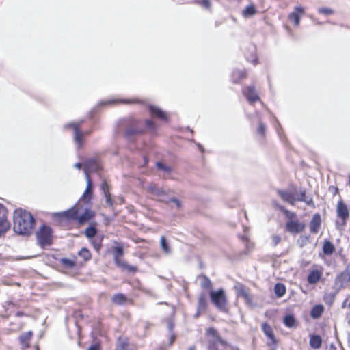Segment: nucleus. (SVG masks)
<instances>
[{
  "label": "nucleus",
  "mask_w": 350,
  "mask_h": 350,
  "mask_svg": "<svg viewBox=\"0 0 350 350\" xmlns=\"http://www.w3.org/2000/svg\"><path fill=\"white\" fill-rule=\"evenodd\" d=\"M348 308H350V301H349V304H348Z\"/></svg>",
  "instance_id": "nucleus-63"
},
{
  "label": "nucleus",
  "mask_w": 350,
  "mask_h": 350,
  "mask_svg": "<svg viewBox=\"0 0 350 350\" xmlns=\"http://www.w3.org/2000/svg\"><path fill=\"white\" fill-rule=\"evenodd\" d=\"M314 21L315 22L316 24H322V23L317 21L316 20H314Z\"/></svg>",
  "instance_id": "nucleus-60"
},
{
  "label": "nucleus",
  "mask_w": 350,
  "mask_h": 350,
  "mask_svg": "<svg viewBox=\"0 0 350 350\" xmlns=\"http://www.w3.org/2000/svg\"><path fill=\"white\" fill-rule=\"evenodd\" d=\"M74 167L77 169H81L82 167V164L81 163H77L74 165Z\"/></svg>",
  "instance_id": "nucleus-54"
},
{
  "label": "nucleus",
  "mask_w": 350,
  "mask_h": 350,
  "mask_svg": "<svg viewBox=\"0 0 350 350\" xmlns=\"http://www.w3.org/2000/svg\"><path fill=\"white\" fill-rule=\"evenodd\" d=\"M321 277V273L317 270L312 271L308 276V282L309 284H314L319 282Z\"/></svg>",
  "instance_id": "nucleus-24"
},
{
  "label": "nucleus",
  "mask_w": 350,
  "mask_h": 350,
  "mask_svg": "<svg viewBox=\"0 0 350 350\" xmlns=\"http://www.w3.org/2000/svg\"><path fill=\"white\" fill-rule=\"evenodd\" d=\"M285 215L286 217H288L290 219H292L293 218L296 217V214L295 213L288 211H285Z\"/></svg>",
  "instance_id": "nucleus-51"
},
{
  "label": "nucleus",
  "mask_w": 350,
  "mask_h": 350,
  "mask_svg": "<svg viewBox=\"0 0 350 350\" xmlns=\"http://www.w3.org/2000/svg\"><path fill=\"white\" fill-rule=\"evenodd\" d=\"M148 190L152 194L159 198H162L165 196L167 193V191L165 189L159 187L158 185L155 184L150 185L148 187Z\"/></svg>",
  "instance_id": "nucleus-16"
},
{
  "label": "nucleus",
  "mask_w": 350,
  "mask_h": 350,
  "mask_svg": "<svg viewBox=\"0 0 350 350\" xmlns=\"http://www.w3.org/2000/svg\"><path fill=\"white\" fill-rule=\"evenodd\" d=\"M246 76V73L245 71L241 70H234L232 72V81L234 83L239 82V79L245 78Z\"/></svg>",
  "instance_id": "nucleus-32"
},
{
  "label": "nucleus",
  "mask_w": 350,
  "mask_h": 350,
  "mask_svg": "<svg viewBox=\"0 0 350 350\" xmlns=\"http://www.w3.org/2000/svg\"><path fill=\"white\" fill-rule=\"evenodd\" d=\"M308 241V237H300L299 240H298V242L299 243H301L300 245L302 247L304 245H305L306 243V242Z\"/></svg>",
  "instance_id": "nucleus-50"
},
{
  "label": "nucleus",
  "mask_w": 350,
  "mask_h": 350,
  "mask_svg": "<svg viewBox=\"0 0 350 350\" xmlns=\"http://www.w3.org/2000/svg\"><path fill=\"white\" fill-rule=\"evenodd\" d=\"M257 12V10L253 4H250L247 5L243 11L242 15L245 18H250L255 15Z\"/></svg>",
  "instance_id": "nucleus-25"
},
{
  "label": "nucleus",
  "mask_w": 350,
  "mask_h": 350,
  "mask_svg": "<svg viewBox=\"0 0 350 350\" xmlns=\"http://www.w3.org/2000/svg\"><path fill=\"white\" fill-rule=\"evenodd\" d=\"M266 126L262 122L259 123V126L258 128V133L262 135H263L265 133Z\"/></svg>",
  "instance_id": "nucleus-48"
},
{
  "label": "nucleus",
  "mask_w": 350,
  "mask_h": 350,
  "mask_svg": "<svg viewBox=\"0 0 350 350\" xmlns=\"http://www.w3.org/2000/svg\"><path fill=\"white\" fill-rule=\"evenodd\" d=\"M243 94L250 103L260 100L254 86H249L243 90Z\"/></svg>",
  "instance_id": "nucleus-12"
},
{
  "label": "nucleus",
  "mask_w": 350,
  "mask_h": 350,
  "mask_svg": "<svg viewBox=\"0 0 350 350\" xmlns=\"http://www.w3.org/2000/svg\"><path fill=\"white\" fill-rule=\"evenodd\" d=\"M337 214L338 216L342 219L343 222L349 217V213L347 206L342 202L340 201L337 205Z\"/></svg>",
  "instance_id": "nucleus-17"
},
{
  "label": "nucleus",
  "mask_w": 350,
  "mask_h": 350,
  "mask_svg": "<svg viewBox=\"0 0 350 350\" xmlns=\"http://www.w3.org/2000/svg\"><path fill=\"white\" fill-rule=\"evenodd\" d=\"M160 244L163 252L165 254L170 255L172 254L171 247L164 237H161Z\"/></svg>",
  "instance_id": "nucleus-28"
},
{
  "label": "nucleus",
  "mask_w": 350,
  "mask_h": 350,
  "mask_svg": "<svg viewBox=\"0 0 350 350\" xmlns=\"http://www.w3.org/2000/svg\"><path fill=\"white\" fill-rule=\"evenodd\" d=\"M347 301V299H345V300L344 301V302L342 303V308H345L346 307Z\"/></svg>",
  "instance_id": "nucleus-55"
},
{
  "label": "nucleus",
  "mask_w": 350,
  "mask_h": 350,
  "mask_svg": "<svg viewBox=\"0 0 350 350\" xmlns=\"http://www.w3.org/2000/svg\"><path fill=\"white\" fill-rule=\"evenodd\" d=\"M79 212V208L77 205L74 206L71 208L59 213H53V217H57L59 219L65 220H77V215Z\"/></svg>",
  "instance_id": "nucleus-7"
},
{
  "label": "nucleus",
  "mask_w": 350,
  "mask_h": 350,
  "mask_svg": "<svg viewBox=\"0 0 350 350\" xmlns=\"http://www.w3.org/2000/svg\"><path fill=\"white\" fill-rule=\"evenodd\" d=\"M210 297L217 308L221 311L226 310L227 298L223 289L211 291Z\"/></svg>",
  "instance_id": "nucleus-5"
},
{
  "label": "nucleus",
  "mask_w": 350,
  "mask_h": 350,
  "mask_svg": "<svg viewBox=\"0 0 350 350\" xmlns=\"http://www.w3.org/2000/svg\"><path fill=\"white\" fill-rule=\"evenodd\" d=\"M274 291L278 297H282L286 293V287L284 284L278 283L275 285Z\"/></svg>",
  "instance_id": "nucleus-31"
},
{
  "label": "nucleus",
  "mask_w": 350,
  "mask_h": 350,
  "mask_svg": "<svg viewBox=\"0 0 350 350\" xmlns=\"http://www.w3.org/2000/svg\"><path fill=\"white\" fill-rule=\"evenodd\" d=\"M200 6H201L202 8L208 10L211 6V1H197Z\"/></svg>",
  "instance_id": "nucleus-47"
},
{
  "label": "nucleus",
  "mask_w": 350,
  "mask_h": 350,
  "mask_svg": "<svg viewBox=\"0 0 350 350\" xmlns=\"http://www.w3.org/2000/svg\"><path fill=\"white\" fill-rule=\"evenodd\" d=\"M281 240H282V239H281L280 236L277 235V234L273 235L271 237L272 245H273V246L277 245L279 243H280Z\"/></svg>",
  "instance_id": "nucleus-46"
},
{
  "label": "nucleus",
  "mask_w": 350,
  "mask_h": 350,
  "mask_svg": "<svg viewBox=\"0 0 350 350\" xmlns=\"http://www.w3.org/2000/svg\"><path fill=\"white\" fill-rule=\"evenodd\" d=\"M94 213L93 211L85 208V211L81 215H79V214L77 215V220L79 224L82 225L88 222L92 217H94Z\"/></svg>",
  "instance_id": "nucleus-18"
},
{
  "label": "nucleus",
  "mask_w": 350,
  "mask_h": 350,
  "mask_svg": "<svg viewBox=\"0 0 350 350\" xmlns=\"http://www.w3.org/2000/svg\"><path fill=\"white\" fill-rule=\"evenodd\" d=\"M348 343H349V345L350 346V334L348 336Z\"/></svg>",
  "instance_id": "nucleus-59"
},
{
  "label": "nucleus",
  "mask_w": 350,
  "mask_h": 350,
  "mask_svg": "<svg viewBox=\"0 0 350 350\" xmlns=\"http://www.w3.org/2000/svg\"><path fill=\"white\" fill-rule=\"evenodd\" d=\"M206 335L208 337L212 338L210 342L213 343V345L215 346L217 343H220L222 345H226V342L224 341L219 336L217 331L213 327H209L206 330Z\"/></svg>",
  "instance_id": "nucleus-11"
},
{
  "label": "nucleus",
  "mask_w": 350,
  "mask_h": 350,
  "mask_svg": "<svg viewBox=\"0 0 350 350\" xmlns=\"http://www.w3.org/2000/svg\"><path fill=\"white\" fill-rule=\"evenodd\" d=\"M323 251L325 254H332L334 251V247L332 243L329 241H325L323 245Z\"/></svg>",
  "instance_id": "nucleus-30"
},
{
  "label": "nucleus",
  "mask_w": 350,
  "mask_h": 350,
  "mask_svg": "<svg viewBox=\"0 0 350 350\" xmlns=\"http://www.w3.org/2000/svg\"><path fill=\"white\" fill-rule=\"evenodd\" d=\"M61 263L68 269H72L75 266V260L69 258H62Z\"/></svg>",
  "instance_id": "nucleus-36"
},
{
  "label": "nucleus",
  "mask_w": 350,
  "mask_h": 350,
  "mask_svg": "<svg viewBox=\"0 0 350 350\" xmlns=\"http://www.w3.org/2000/svg\"><path fill=\"white\" fill-rule=\"evenodd\" d=\"M97 233V230L94 226H89L85 231V236L89 239H93Z\"/></svg>",
  "instance_id": "nucleus-38"
},
{
  "label": "nucleus",
  "mask_w": 350,
  "mask_h": 350,
  "mask_svg": "<svg viewBox=\"0 0 350 350\" xmlns=\"http://www.w3.org/2000/svg\"><path fill=\"white\" fill-rule=\"evenodd\" d=\"M112 301L116 304L121 305L123 304L126 300V297L121 293L114 295L111 299Z\"/></svg>",
  "instance_id": "nucleus-35"
},
{
  "label": "nucleus",
  "mask_w": 350,
  "mask_h": 350,
  "mask_svg": "<svg viewBox=\"0 0 350 350\" xmlns=\"http://www.w3.org/2000/svg\"><path fill=\"white\" fill-rule=\"evenodd\" d=\"M277 131H278V133L279 135H280V131H279V130H278V129H277Z\"/></svg>",
  "instance_id": "nucleus-64"
},
{
  "label": "nucleus",
  "mask_w": 350,
  "mask_h": 350,
  "mask_svg": "<svg viewBox=\"0 0 350 350\" xmlns=\"http://www.w3.org/2000/svg\"><path fill=\"white\" fill-rule=\"evenodd\" d=\"M116 265L121 268L124 271H126L129 273L135 272L137 270V268L134 266L128 265L124 260H122L121 258H117L116 260H114Z\"/></svg>",
  "instance_id": "nucleus-20"
},
{
  "label": "nucleus",
  "mask_w": 350,
  "mask_h": 350,
  "mask_svg": "<svg viewBox=\"0 0 350 350\" xmlns=\"http://www.w3.org/2000/svg\"><path fill=\"white\" fill-rule=\"evenodd\" d=\"M262 329L268 339V345H272L276 344V340L273 332V329L266 322L262 323Z\"/></svg>",
  "instance_id": "nucleus-13"
},
{
  "label": "nucleus",
  "mask_w": 350,
  "mask_h": 350,
  "mask_svg": "<svg viewBox=\"0 0 350 350\" xmlns=\"http://www.w3.org/2000/svg\"><path fill=\"white\" fill-rule=\"evenodd\" d=\"M304 14V8L297 6L295 8V10L288 15V18L291 21L294 23L295 25L298 26L299 25L300 18Z\"/></svg>",
  "instance_id": "nucleus-14"
},
{
  "label": "nucleus",
  "mask_w": 350,
  "mask_h": 350,
  "mask_svg": "<svg viewBox=\"0 0 350 350\" xmlns=\"http://www.w3.org/2000/svg\"><path fill=\"white\" fill-rule=\"evenodd\" d=\"M198 146L199 147V148H200V150H202V146H201L200 144H198Z\"/></svg>",
  "instance_id": "nucleus-61"
},
{
  "label": "nucleus",
  "mask_w": 350,
  "mask_h": 350,
  "mask_svg": "<svg viewBox=\"0 0 350 350\" xmlns=\"http://www.w3.org/2000/svg\"><path fill=\"white\" fill-rule=\"evenodd\" d=\"M344 271L350 276V263L347 266Z\"/></svg>",
  "instance_id": "nucleus-53"
},
{
  "label": "nucleus",
  "mask_w": 350,
  "mask_h": 350,
  "mask_svg": "<svg viewBox=\"0 0 350 350\" xmlns=\"http://www.w3.org/2000/svg\"><path fill=\"white\" fill-rule=\"evenodd\" d=\"M82 122H72L68 124L66 126L71 127L74 131V139L77 144L78 148H80L83 144V137L84 133L79 130V127Z\"/></svg>",
  "instance_id": "nucleus-9"
},
{
  "label": "nucleus",
  "mask_w": 350,
  "mask_h": 350,
  "mask_svg": "<svg viewBox=\"0 0 350 350\" xmlns=\"http://www.w3.org/2000/svg\"><path fill=\"white\" fill-rule=\"evenodd\" d=\"M101 241L102 239L100 238H95L92 241V244L97 252H98L101 247Z\"/></svg>",
  "instance_id": "nucleus-43"
},
{
  "label": "nucleus",
  "mask_w": 350,
  "mask_h": 350,
  "mask_svg": "<svg viewBox=\"0 0 350 350\" xmlns=\"http://www.w3.org/2000/svg\"><path fill=\"white\" fill-rule=\"evenodd\" d=\"M189 350H195V347L193 346H191L189 348Z\"/></svg>",
  "instance_id": "nucleus-58"
},
{
  "label": "nucleus",
  "mask_w": 350,
  "mask_h": 350,
  "mask_svg": "<svg viewBox=\"0 0 350 350\" xmlns=\"http://www.w3.org/2000/svg\"><path fill=\"white\" fill-rule=\"evenodd\" d=\"M100 169V164L94 159H88L84 163L83 171L85 172L87 181V187L80 200H83L85 202H88L90 200L92 195V182L90 177V173L98 172Z\"/></svg>",
  "instance_id": "nucleus-2"
},
{
  "label": "nucleus",
  "mask_w": 350,
  "mask_h": 350,
  "mask_svg": "<svg viewBox=\"0 0 350 350\" xmlns=\"http://www.w3.org/2000/svg\"><path fill=\"white\" fill-rule=\"evenodd\" d=\"M144 165H146L148 163V159L146 157H144Z\"/></svg>",
  "instance_id": "nucleus-56"
},
{
  "label": "nucleus",
  "mask_w": 350,
  "mask_h": 350,
  "mask_svg": "<svg viewBox=\"0 0 350 350\" xmlns=\"http://www.w3.org/2000/svg\"><path fill=\"white\" fill-rule=\"evenodd\" d=\"M130 100H119L115 99L107 100L102 101L100 103L101 105H109V104H117V103H131Z\"/></svg>",
  "instance_id": "nucleus-40"
},
{
  "label": "nucleus",
  "mask_w": 350,
  "mask_h": 350,
  "mask_svg": "<svg viewBox=\"0 0 350 350\" xmlns=\"http://www.w3.org/2000/svg\"><path fill=\"white\" fill-rule=\"evenodd\" d=\"M211 284H212L211 282L208 278H206V277L202 278V281L201 282L202 287H203L204 288H208L211 287Z\"/></svg>",
  "instance_id": "nucleus-45"
},
{
  "label": "nucleus",
  "mask_w": 350,
  "mask_h": 350,
  "mask_svg": "<svg viewBox=\"0 0 350 350\" xmlns=\"http://www.w3.org/2000/svg\"><path fill=\"white\" fill-rule=\"evenodd\" d=\"M278 193L283 200L292 205H294L296 201L304 202L308 204L312 203V199L305 198V191L298 193L295 189H290L286 191L279 190Z\"/></svg>",
  "instance_id": "nucleus-4"
},
{
  "label": "nucleus",
  "mask_w": 350,
  "mask_h": 350,
  "mask_svg": "<svg viewBox=\"0 0 350 350\" xmlns=\"http://www.w3.org/2000/svg\"><path fill=\"white\" fill-rule=\"evenodd\" d=\"M121 124V126H126L125 134L127 136L143 132L144 124H146L147 129L154 131L155 129L154 124L149 120H146L145 122L135 120H124Z\"/></svg>",
  "instance_id": "nucleus-3"
},
{
  "label": "nucleus",
  "mask_w": 350,
  "mask_h": 350,
  "mask_svg": "<svg viewBox=\"0 0 350 350\" xmlns=\"http://www.w3.org/2000/svg\"><path fill=\"white\" fill-rule=\"evenodd\" d=\"M305 227V224L298 220L289 219L286 224V231L293 234L302 232Z\"/></svg>",
  "instance_id": "nucleus-8"
},
{
  "label": "nucleus",
  "mask_w": 350,
  "mask_h": 350,
  "mask_svg": "<svg viewBox=\"0 0 350 350\" xmlns=\"http://www.w3.org/2000/svg\"><path fill=\"white\" fill-rule=\"evenodd\" d=\"M172 327H173L171 323H170V324H169V329H170V330H172Z\"/></svg>",
  "instance_id": "nucleus-57"
},
{
  "label": "nucleus",
  "mask_w": 350,
  "mask_h": 350,
  "mask_svg": "<svg viewBox=\"0 0 350 350\" xmlns=\"http://www.w3.org/2000/svg\"><path fill=\"white\" fill-rule=\"evenodd\" d=\"M284 323L289 328L293 327L295 325V319L291 314L286 315L284 318Z\"/></svg>",
  "instance_id": "nucleus-34"
},
{
  "label": "nucleus",
  "mask_w": 350,
  "mask_h": 350,
  "mask_svg": "<svg viewBox=\"0 0 350 350\" xmlns=\"http://www.w3.org/2000/svg\"><path fill=\"white\" fill-rule=\"evenodd\" d=\"M14 230L21 235H29L35 227V219L31 214L21 208L14 212Z\"/></svg>",
  "instance_id": "nucleus-1"
},
{
  "label": "nucleus",
  "mask_w": 350,
  "mask_h": 350,
  "mask_svg": "<svg viewBox=\"0 0 350 350\" xmlns=\"http://www.w3.org/2000/svg\"><path fill=\"white\" fill-rule=\"evenodd\" d=\"M250 51L251 54L250 55L246 54L245 57L249 62H251L254 65H256L258 63V59L256 55V49L254 46H250Z\"/></svg>",
  "instance_id": "nucleus-29"
},
{
  "label": "nucleus",
  "mask_w": 350,
  "mask_h": 350,
  "mask_svg": "<svg viewBox=\"0 0 350 350\" xmlns=\"http://www.w3.org/2000/svg\"><path fill=\"white\" fill-rule=\"evenodd\" d=\"M123 255V249L122 247H116L114 248V256L113 259L116 260L117 258H120V257Z\"/></svg>",
  "instance_id": "nucleus-44"
},
{
  "label": "nucleus",
  "mask_w": 350,
  "mask_h": 350,
  "mask_svg": "<svg viewBox=\"0 0 350 350\" xmlns=\"http://www.w3.org/2000/svg\"><path fill=\"white\" fill-rule=\"evenodd\" d=\"M318 12L319 14L325 16H329L334 14V10L328 8H320L318 9Z\"/></svg>",
  "instance_id": "nucleus-41"
},
{
  "label": "nucleus",
  "mask_w": 350,
  "mask_h": 350,
  "mask_svg": "<svg viewBox=\"0 0 350 350\" xmlns=\"http://www.w3.org/2000/svg\"><path fill=\"white\" fill-rule=\"evenodd\" d=\"M35 348H36V350H39V349H38V345H36V346H35Z\"/></svg>",
  "instance_id": "nucleus-62"
},
{
  "label": "nucleus",
  "mask_w": 350,
  "mask_h": 350,
  "mask_svg": "<svg viewBox=\"0 0 350 350\" xmlns=\"http://www.w3.org/2000/svg\"><path fill=\"white\" fill-rule=\"evenodd\" d=\"M79 256H81L84 259V260L87 261L91 258V253L90 252L86 249V248H82L79 252Z\"/></svg>",
  "instance_id": "nucleus-39"
},
{
  "label": "nucleus",
  "mask_w": 350,
  "mask_h": 350,
  "mask_svg": "<svg viewBox=\"0 0 350 350\" xmlns=\"http://www.w3.org/2000/svg\"><path fill=\"white\" fill-rule=\"evenodd\" d=\"M234 289L236 291L237 296L242 297L246 301L250 300V297L249 293L245 286H243L241 284H237L234 286Z\"/></svg>",
  "instance_id": "nucleus-19"
},
{
  "label": "nucleus",
  "mask_w": 350,
  "mask_h": 350,
  "mask_svg": "<svg viewBox=\"0 0 350 350\" xmlns=\"http://www.w3.org/2000/svg\"><path fill=\"white\" fill-rule=\"evenodd\" d=\"M321 223V219L319 214H314L310 222V230L313 234H316L319 232Z\"/></svg>",
  "instance_id": "nucleus-15"
},
{
  "label": "nucleus",
  "mask_w": 350,
  "mask_h": 350,
  "mask_svg": "<svg viewBox=\"0 0 350 350\" xmlns=\"http://www.w3.org/2000/svg\"><path fill=\"white\" fill-rule=\"evenodd\" d=\"M88 350H99V346L97 345H92L89 347Z\"/></svg>",
  "instance_id": "nucleus-52"
},
{
  "label": "nucleus",
  "mask_w": 350,
  "mask_h": 350,
  "mask_svg": "<svg viewBox=\"0 0 350 350\" xmlns=\"http://www.w3.org/2000/svg\"><path fill=\"white\" fill-rule=\"evenodd\" d=\"M170 202L174 203L177 208H180V206H181V202L177 198H170Z\"/></svg>",
  "instance_id": "nucleus-49"
},
{
  "label": "nucleus",
  "mask_w": 350,
  "mask_h": 350,
  "mask_svg": "<svg viewBox=\"0 0 350 350\" xmlns=\"http://www.w3.org/2000/svg\"><path fill=\"white\" fill-rule=\"evenodd\" d=\"M323 312V307L321 305L315 306L311 310L312 317L317 319L319 318Z\"/></svg>",
  "instance_id": "nucleus-33"
},
{
  "label": "nucleus",
  "mask_w": 350,
  "mask_h": 350,
  "mask_svg": "<svg viewBox=\"0 0 350 350\" xmlns=\"http://www.w3.org/2000/svg\"><path fill=\"white\" fill-rule=\"evenodd\" d=\"M105 187H107V185L106 184V183H103V185H102V189H103L104 191V194H105V201L110 206H113V201H112V199L110 196V193L107 190L105 191Z\"/></svg>",
  "instance_id": "nucleus-37"
},
{
  "label": "nucleus",
  "mask_w": 350,
  "mask_h": 350,
  "mask_svg": "<svg viewBox=\"0 0 350 350\" xmlns=\"http://www.w3.org/2000/svg\"><path fill=\"white\" fill-rule=\"evenodd\" d=\"M322 343L321 338L318 335H312L310 338V345L314 349H318Z\"/></svg>",
  "instance_id": "nucleus-27"
},
{
  "label": "nucleus",
  "mask_w": 350,
  "mask_h": 350,
  "mask_svg": "<svg viewBox=\"0 0 350 350\" xmlns=\"http://www.w3.org/2000/svg\"><path fill=\"white\" fill-rule=\"evenodd\" d=\"M33 333L31 331L23 333L19 337L20 342L23 346V349H25L29 347V342L32 337Z\"/></svg>",
  "instance_id": "nucleus-22"
},
{
  "label": "nucleus",
  "mask_w": 350,
  "mask_h": 350,
  "mask_svg": "<svg viewBox=\"0 0 350 350\" xmlns=\"http://www.w3.org/2000/svg\"><path fill=\"white\" fill-rule=\"evenodd\" d=\"M157 167L159 170H162V171H163V172H165L166 173H170L171 172V170H172V169H171V167L170 166L166 165H165L164 163H163L161 162H157Z\"/></svg>",
  "instance_id": "nucleus-42"
},
{
  "label": "nucleus",
  "mask_w": 350,
  "mask_h": 350,
  "mask_svg": "<svg viewBox=\"0 0 350 350\" xmlns=\"http://www.w3.org/2000/svg\"><path fill=\"white\" fill-rule=\"evenodd\" d=\"M350 282V276L347 275L345 271L340 273L336 278V282L340 286H344Z\"/></svg>",
  "instance_id": "nucleus-26"
},
{
  "label": "nucleus",
  "mask_w": 350,
  "mask_h": 350,
  "mask_svg": "<svg viewBox=\"0 0 350 350\" xmlns=\"http://www.w3.org/2000/svg\"><path fill=\"white\" fill-rule=\"evenodd\" d=\"M10 223L7 220L5 208L0 204V236L5 234L10 228Z\"/></svg>",
  "instance_id": "nucleus-10"
},
{
  "label": "nucleus",
  "mask_w": 350,
  "mask_h": 350,
  "mask_svg": "<svg viewBox=\"0 0 350 350\" xmlns=\"http://www.w3.org/2000/svg\"><path fill=\"white\" fill-rule=\"evenodd\" d=\"M150 112L152 116L157 117L161 120H167V115L166 113L163 111L160 108L156 107V106H150L149 107Z\"/></svg>",
  "instance_id": "nucleus-21"
},
{
  "label": "nucleus",
  "mask_w": 350,
  "mask_h": 350,
  "mask_svg": "<svg viewBox=\"0 0 350 350\" xmlns=\"http://www.w3.org/2000/svg\"><path fill=\"white\" fill-rule=\"evenodd\" d=\"M36 237L40 245H51L53 239L51 228L49 226L43 225L36 232Z\"/></svg>",
  "instance_id": "nucleus-6"
},
{
  "label": "nucleus",
  "mask_w": 350,
  "mask_h": 350,
  "mask_svg": "<svg viewBox=\"0 0 350 350\" xmlns=\"http://www.w3.org/2000/svg\"><path fill=\"white\" fill-rule=\"evenodd\" d=\"M206 308V298L204 294H201L198 298V310L195 314L196 317H199L201 312L204 311Z\"/></svg>",
  "instance_id": "nucleus-23"
}]
</instances>
